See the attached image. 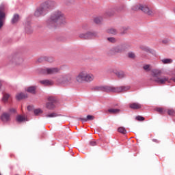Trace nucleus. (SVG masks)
<instances>
[{"label": "nucleus", "mask_w": 175, "mask_h": 175, "mask_svg": "<svg viewBox=\"0 0 175 175\" xmlns=\"http://www.w3.org/2000/svg\"><path fill=\"white\" fill-rule=\"evenodd\" d=\"M157 110L159 113H163V109L162 108H157Z\"/></svg>", "instance_id": "a19ab883"}, {"label": "nucleus", "mask_w": 175, "mask_h": 175, "mask_svg": "<svg viewBox=\"0 0 175 175\" xmlns=\"http://www.w3.org/2000/svg\"><path fill=\"white\" fill-rule=\"evenodd\" d=\"M55 7V2L53 1H45V4H44V10L46 12H49V10H51V9H54V8Z\"/></svg>", "instance_id": "9d476101"}, {"label": "nucleus", "mask_w": 175, "mask_h": 175, "mask_svg": "<svg viewBox=\"0 0 175 175\" xmlns=\"http://www.w3.org/2000/svg\"><path fill=\"white\" fill-rule=\"evenodd\" d=\"M121 111V109H108V113H109V114H120Z\"/></svg>", "instance_id": "6ab92c4d"}, {"label": "nucleus", "mask_w": 175, "mask_h": 175, "mask_svg": "<svg viewBox=\"0 0 175 175\" xmlns=\"http://www.w3.org/2000/svg\"><path fill=\"white\" fill-rule=\"evenodd\" d=\"M5 18H6V14H5V5L1 4L0 5V29L3 27Z\"/></svg>", "instance_id": "6e6552de"}, {"label": "nucleus", "mask_w": 175, "mask_h": 175, "mask_svg": "<svg viewBox=\"0 0 175 175\" xmlns=\"http://www.w3.org/2000/svg\"><path fill=\"white\" fill-rule=\"evenodd\" d=\"M103 18L102 17H95L94 21L95 24H100L102 23Z\"/></svg>", "instance_id": "393cba45"}, {"label": "nucleus", "mask_w": 175, "mask_h": 175, "mask_svg": "<svg viewBox=\"0 0 175 175\" xmlns=\"http://www.w3.org/2000/svg\"><path fill=\"white\" fill-rule=\"evenodd\" d=\"M107 40H109V42H111V43H116V38L113 37L108 38Z\"/></svg>", "instance_id": "4c0bfd02"}, {"label": "nucleus", "mask_w": 175, "mask_h": 175, "mask_svg": "<svg viewBox=\"0 0 175 175\" xmlns=\"http://www.w3.org/2000/svg\"><path fill=\"white\" fill-rule=\"evenodd\" d=\"M141 49L143 50V51H146V53H151L152 51V50L148 46H141Z\"/></svg>", "instance_id": "7c9ffc66"}, {"label": "nucleus", "mask_w": 175, "mask_h": 175, "mask_svg": "<svg viewBox=\"0 0 175 175\" xmlns=\"http://www.w3.org/2000/svg\"><path fill=\"white\" fill-rule=\"evenodd\" d=\"M113 15V14H108V16H112Z\"/></svg>", "instance_id": "8fccbe9b"}, {"label": "nucleus", "mask_w": 175, "mask_h": 175, "mask_svg": "<svg viewBox=\"0 0 175 175\" xmlns=\"http://www.w3.org/2000/svg\"><path fill=\"white\" fill-rule=\"evenodd\" d=\"M163 43H165V44L167 43V40H163Z\"/></svg>", "instance_id": "de8ad7c7"}, {"label": "nucleus", "mask_w": 175, "mask_h": 175, "mask_svg": "<svg viewBox=\"0 0 175 175\" xmlns=\"http://www.w3.org/2000/svg\"><path fill=\"white\" fill-rule=\"evenodd\" d=\"M19 18H20V16H18V14H14L12 19L11 21L12 24H16V23L18 21Z\"/></svg>", "instance_id": "412c9836"}, {"label": "nucleus", "mask_w": 175, "mask_h": 175, "mask_svg": "<svg viewBox=\"0 0 175 175\" xmlns=\"http://www.w3.org/2000/svg\"><path fill=\"white\" fill-rule=\"evenodd\" d=\"M152 142H154V143H159V141H158V139H153Z\"/></svg>", "instance_id": "c03bdc74"}, {"label": "nucleus", "mask_w": 175, "mask_h": 175, "mask_svg": "<svg viewBox=\"0 0 175 175\" xmlns=\"http://www.w3.org/2000/svg\"><path fill=\"white\" fill-rule=\"evenodd\" d=\"M9 111H10V113H15L16 112V109L12 108V109H10Z\"/></svg>", "instance_id": "79ce46f5"}, {"label": "nucleus", "mask_w": 175, "mask_h": 175, "mask_svg": "<svg viewBox=\"0 0 175 175\" xmlns=\"http://www.w3.org/2000/svg\"><path fill=\"white\" fill-rule=\"evenodd\" d=\"M162 70L159 69H153L151 71L152 80L159 84V85H163L166 83H170V81H172L175 83V77L169 79V77L161 76Z\"/></svg>", "instance_id": "f03ea898"}, {"label": "nucleus", "mask_w": 175, "mask_h": 175, "mask_svg": "<svg viewBox=\"0 0 175 175\" xmlns=\"http://www.w3.org/2000/svg\"><path fill=\"white\" fill-rule=\"evenodd\" d=\"M168 116H175V111L174 109H169L167 111Z\"/></svg>", "instance_id": "72a5a7b5"}, {"label": "nucleus", "mask_w": 175, "mask_h": 175, "mask_svg": "<svg viewBox=\"0 0 175 175\" xmlns=\"http://www.w3.org/2000/svg\"><path fill=\"white\" fill-rule=\"evenodd\" d=\"M129 107L133 110H138V109H142V105L138 103H133L129 105Z\"/></svg>", "instance_id": "2eb2a0df"}, {"label": "nucleus", "mask_w": 175, "mask_h": 175, "mask_svg": "<svg viewBox=\"0 0 175 175\" xmlns=\"http://www.w3.org/2000/svg\"><path fill=\"white\" fill-rule=\"evenodd\" d=\"M97 144H97L96 142H95V141H90V145L92 146H93V147L95 146H97Z\"/></svg>", "instance_id": "58836bf2"}, {"label": "nucleus", "mask_w": 175, "mask_h": 175, "mask_svg": "<svg viewBox=\"0 0 175 175\" xmlns=\"http://www.w3.org/2000/svg\"><path fill=\"white\" fill-rule=\"evenodd\" d=\"M40 83H41V84H44V80L40 81Z\"/></svg>", "instance_id": "49530a36"}, {"label": "nucleus", "mask_w": 175, "mask_h": 175, "mask_svg": "<svg viewBox=\"0 0 175 175\" xmlns=\"http://www.w3.org/2000/svg\"><path fill=\"white\" fill-rule=\"evenodd\" d=\"M82 28H83V29H85L86 28H88V26L87 25H83L82 27Z\"/></svg>", "instance_id": "a18cd8bd"}, {"label": "nucleus", "mask_w": 175, "mask_h": 175, "mask_svg": "<svg viewBox=\"0 0 175 175\" xmlns=\"http://www.w3.org/2000/svg\"><path fill=\"white\" fill-rule=\"evenodd\" d=\"M58 105H59V103L58 102V98L54 96H49L48 98V102L46 103V109L51 110L53 109H55V107H57Z\"/></svg>", "instance_id": "39448f33"}, {"label": "nucleus", "mask_w": 175, "mask_h": 175, "mask_svg": "<svg viewBox=\"0 0 175 175\" xmlns=\"http://www.w3.org/2000/svg\"><path fill=\"white\" fill-rule=\"evenodd\" d=\"M17 60L19 61V62L17 63L18 64H21L24 61V59L23 58L17 59Z\"/></svg>", "instance_id": "37998d69"}, {"label": "nucleus", "mask_w": 175, "mask_h": 175, "mask_svg": "<svg viewBox=\"0 0 175 175\" xmlns=\"http://www.w3.org/2000/svg\"><path fill=\"white\" fill-rule=\"evenodd\" d=\"M114 74L119 79H124V77H126V75L124 71H116L114 72Z\"/></svg>", "instance_id": "f3484780"}, {"label": "nucleus", "mask_w": 175, "mask_h": 175, "mask_svg": "<svg viewBox=\"0 0 175 175\" xmlns=\"http://www.w3.org/2000/svg\"><path fill=\"white\" fill-rule=\"evenodd\" d=\"M27 91L30 94H36V86H29L27 88Z\"/></svg>", "instance_id": "aec40b11"}, {"label": "nucleus", "mask_w": 175, "mask_h": 175, "mask_svg": "<svg viewBox=\"0 0 175 175\" xmlns=\"http://www.w3.org/2000/svg\"><path fill=\"white\" fill-rule=\"evenodd\" d=\"M54 84V81H53L52 80H49V79H45L44 80V85H53Z\"/></svg>", "instance_id": "a878e982"}, {"label": "nucleus", "mask_w": 175, "mask_h": 175, "mask_svg": "<svg viewBox=\"0 0 175 175\" xmlns=\"http://www.w3.org/2000/svg\"><path fill=\"white\" fill-rule=\"evenodd\" d=\"M25 31L26 33H32L33 29H32V27H31L30 22H27L25 24Z\"/></svg>", "instance_id": "4468645a"}, {"label": "nucleus", "mask_w": 175, "mask_h": 175, "mask_svg": "<svg viewBox=\"0 0 175 175\" xmlns=\"http://www.w3.org/2000/svg\"><path fill=\"white\" fill-rule=\"evenodd\" d=\"M0 110H1V106H0Z\"/></svg>", "instance_id": "603ef678"}, {"label": "nucleus", "mask_w": 175, "mask_h": 175, "mask_svg": "<svg viewBox=\"0 0 175 175\" xmlns=\"http://www.w3.org/2000/svg\"><path fill=\"white\" fill-rule=\"evenodd\" d=\"M60 70L61 69L57 67L46 68L44 70V73H46V75H55V73H58Z\"/></svg>", "instance_id": "9b49d317"}, {"label": "nucleus", "mask_w": 175, "mask_h": 175, "mask_svg": "<svg viewBox=\"0 0 175 175\" xmlns=\"http://www.w3.org/2000/svg\"><path fill=\"white\" fill-rule=\"evenodd\" d=\"M10 96L8 94H4L3 95V98H2L3 102H4L5 103V102H8V100L9 99Z\"/></svg>", "instance_id": "bb28decb"}, {"label": "nucleus", "mask_w": 175, "mask_h": 175, "mask_svg": "<svg viewBox=\"0 0 175 175\" xmlns=\"http://www.w3.org/2000/svg\"><path fill=\"white\" fill-rule=\"evenodd\" d=\"M142 10L144 12V13H146V14H148V16H152L154 14V12L152 10H150V9L147 5H135L132 8V10Z\"/></svg>", "instance_id": "423d86ee"}, {"label": "nucleus", "mask_w": 175, "mask_h": 175, "mask_svg": "<svg viewBox=\"0 0 175 175\" xmlns=\"http://www.w3.org/2000/svg\"><path fill=\"white\" fill-rule=\"evenodd\" d=\"M118 131L120 132V133H122V135H125L126 133V129H125L124 127L118 128Z\"/></svg>", "instance_id": "c756f323"}, {"label": "nucleus", "mask_w": 175, "mask_h": 175, "mask_svg": "<svg viewBox=\"0 0 175 175\" xmlns=\"http://www.w3.org/2000/svg\"><path fill=\"white\" fill-rule=\"evenodd\" d=\"M131 87L129 86H120V87H113V86H97L94 88L96 91H102L103 92H124L128 91Z\"/></svg>", "instance_id": "7ed1b4c3"}, {"label": "nucleus", "mask_w": 175, "mask_h": 175, "mask_svg": "<svg viewBox=\"0 0 175 175\" xmlns=\"http://www.w3.org/2000/svg\"><path fill=\"white\" fill-rule=\"evenodd\" d=\"M108 33H111V35H116L117 30L116 29L111 28L107 30Z\"/></svg>", "instance_id": "cd10ccee"}, {"label": "nucleus", "mask_w": 175, "mask_h": 175, "mask_svg": "<svg viewBox=\"0 0 175 175\" xmlns=\"http://www.w3.org/2000/svg\"><path fill=\"white\" fill-rule=\"evenodd\" d=\"M33 113L36 116H39V114H42V113H43V111H42V109L38 108V109H34Z\"/></svg>", "instance_id": "c85d7f7f"}, {"label": "nucleus", "mask_w": 175, "mask_h": 175, "mask_svg": "<svg viewBox=\"0 0 175 175\" xmlns=\"http://www.w3.org/2000/svg\"><path fill=\"white\" fill-rule=\"evenodd\" d=\"M44 61H46L47 62H53V61H54V59H53V57H45Z\"/></svg>", "instance_id": "f704fd0d"}, {"label": "nucleus", "mask_w": 175, "mask_h": 175, "mask_svg": "<svg viewBox=\"0 0 175 175\" xmlns=\"http://www.w3.org/2000/svg\"><path fill=\"white\" fill-rule=\"evenodd\" d=\"M57 113H54V112H53V113H49V114H47V115H46V117H49V118H53L54 117H57Z\"/></svg>", "instance_id": "473e14b6"}, {"label": "nucleus", "mask_w": 175, "mask_h": 175, "mask_svg": "<svg viewBox=\"0 0 175 175\" xmlns=\"http://www.w3.org/2000/svg\"><path fill=\"white\" fill-rule=\"evenodd\" d=\"M38 61L40 62V59H39Z\"/></svg>", "instance_id": "3c124183"}, {"label": "nucleus", "mask_w": 175, "mask_h": 175, "mask_svg": "<svg viewBox=\"0 0 175 175\" xmlns=\"http://www.w3.org/2000/svg\"><path fill=\"white\" fill-rule=\"evenodd\" d=\"M113 53H121L122 51V47L116 46L112 49Z\"/></svg>", "instance_id": "b1692460"}, {"label": "nucleus", "mask_w": 175, "mask_h": 175, "mask_svg": "<svg viewBox=\"0 0 175 175\" xmlns=\"http://www.w3.org/2000/svg\"><path fill=\"white\" fill-rule=\"evenodd\" d=\"M49 28L55 29L60 25H65L66 23V18L65 14L59 10L53 12L49 20L46 21Z\"/></svg>", "instance_id": "f257e3e1"}, {"label": "nucleus", "mask_w": 175, "mask_h": 175, "mask_svg": "<svg viewBox=\"0 0 175 175\" xmlns=\"http://www.w3.org/2000/svg\"><path fill=\"white\" fill-rule=\"evenodd\" d=\"M135 120L137 121H144L145 118L143 116H136Z\"/></svg>", "instance_id": "c9c22d12"}, {"label": "nucleus", "mask_w": 175, "mask_h": 175, "mask_svg": "<svg viewBox=\"0 0 175 175\" xmlns=\"http://www.w3.org/2000/svg\"><path fill=\"white\" fill-rule=\"evenodd\" d=\"M1 87H2V81H0V89H1Z\"/></svg>", "instance_id": "09e8293b"}, {"label": "nucleus", "mask_w": 175, "mask_h": 175, "mask_svg": "<svg viewBox=\"0 0 175 175\" xmlns=\"http://www.w3.org/2000/svg\"><path fill=\"white\" fill-rule=\"evenodd\" d=\"M161 62L164 65H167L169 64H172L173 62V59L169 58L162 59Z\"/></svg>", "instance_id": "4be33fe9"}, {"label": "nucleus", "mask_w": 175, "mask_h": 175, "mask_svg": "<svg viewBox=\"0 0 175 175\" xmlns=\"http://www.w3.org/2000/svg\"><path fill=\"white\" fill-rule=\"evenodd\" d=\"M44 12V5H41L40 7H38L36 10L34 12L35 17H40L43 14Z\"/></svg>", "instance_id": "f8f14e48"}, {"label": "nucleus", "mask_w": 175, "mask_h": 175, "mask_svg": "<svg viewBox=\"0 0 175 175\" xmlns=\"http://www.w3.org/2000/svg\"><path fill=\"white\" fill-rule=\"evenodd\" d=\"M95 120V116L92 115H88L86 118H81L82 122H87V121H94Z\"/></svg>", "instance_id": "a211bd4d"}, {"label": "nucleus", "mask_w": 175, "mask_h": 175, "mask_svg": "<svg viewBox=\"0 0 175 175\" xmlns=\"http://www.w3.org/2000/svg\"><path fill=\"white\" fill-rule=\"evenodd\" d=\"M94 79H95L94 75L89 73L87 71L81 72L76 77V80L77 81H78V83H82V81H86V83H91V81H94Z\"/></svg>", "instance_id": "20e7f679"}, {"label": "nucleus", "mask_w": 175, "mask_h": 175, "mask_svg": "<svg viewBox=\"0 0 175 175\" xmlns=\"http://www.w3.org/2000/svg\"><path fill=\"white\" fill-rule=\"evenodd\" d=\"M27 110H28V111H32V110H33V106H32V105H29V106L27 107Z\"/></svg>", "instance_id": "ea45409f"}, {"label": "nucleus", "mask_w": 175, "mask_h": 175, "mask_svg": "<svg viewBox=\"0 0 175 175\" xmlns=\"http://www.w3.org/2000/svg\"><path fill=\"white\" fill-rule=\"evenodd\" d=\"M57 84H61V85H70L73 83V78L71 77H60L57 80Z\"/></svg>", "instance_id": "0eeeda50"}, {"label": "nucleus", "mask_w": 175, "mask_h": 175, "mask_svg": "<svg viewBox=\"0 0 175 175\" xmlns=\"http://www.w3.org/2000/svg\"><path fill=\"white\" fill-rule=\"evenodd\" d=\"M143 68L144 69V70H146V72H150V70H151V68H150V64H146L143 66Z\"/></svg>", "instance_id": "2f4dec72"}, {"label": "nucleus", "mask_w": 175, "mask_h": 175, "mask_svg": "<svg viewBox=\"0 0 175 175\" xmlns=\"http://www.w3.org/2000/svg\"><path fill=\"white\" fill-rule=\"evenodd\" d=\"M96 36V33L88 32L86 33H81L79 35L81 39H94Z\"/></svg>", "instance_id": "1a4fd4ad"}, {"label": "nucleus", "mask_w": 175, "mask_h": 175, "mask_svg": "<svg viewBox=\"0 0 175 175\" xmlns=\"http://www.w3.org/2000/svg\"><path fill=\"white\" fill-rule=\"evenodd\" d=\"M128 57H129V58H135V57H136V55H135V53L133 52H129L128 53Z\"/></svg>", "instance_id": "e433bc0d"}, {"label": "nucleus", "mask_w": 175, "mask_h": 175, "mask_svg": "<svg viewBox=\"0 0 175 175\" xmlns=\"http://www.w3.org/2000/svg\"><path fill=\"white\" fill-rule=\"evenodd\" d=\"M16 121L18 122H24V121H27V119L25 118V117L21 115H18V116H16Z\"/></svg>", "instance_id": "5701e85b"}, {"label": "nucleus", "mask_w": 175, "mask_h": 175, "mask_svg": "<svg viewBox=\"0 0 175 175\" xmlns=\"http://www.w3.org/2000/svg\"><path fill=\"white\" fill-rule=\"evenodd\" d=\"M16 98L18 100H21V99H25V98H28V94L21 92L16 94Z\"/></svg>", "instance_id": "dca6fc26"}, {"label": "nucleus", "mask_w": 175, "mask_h": 175, "mask_svg": "<svg viewBox=\"0 0 175 175\" xmlns=\"http://www.w3.org/2000/svg\"><path fill=\"white\" fill-rule=\"evenodd\" d=\"M1 120L3 122H8V121H10V114L6 112L3 113L1 115Z\"/></svg>", "instance_id": "ddd939ff"}]
</instances>
